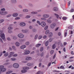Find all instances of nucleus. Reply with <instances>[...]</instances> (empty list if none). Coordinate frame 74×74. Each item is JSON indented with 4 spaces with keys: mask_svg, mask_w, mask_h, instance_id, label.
<instances>
[{
    "mask_svg": "<svg viewBox=\"0 0 74 74\" xmlns=\"http://www.w3.org/2000/svg\"><path fill=\"white\" fill-rule=\"evenodd\" d=\"M4 66H0V74H1V72H4L6 71V69L4 68Z\"/></svg>",
    "mask_w": 74,
    "mask_h": 74,
    "instance_id": "obj_1",
    "label": "nucleus"
},
{
    "mask_svg": "<svg viewBox=\"0 0 74 74\" xmlns=\"http://www.w3.org/2000/svg\"><path fill=\"white\" fill-rule=\"evenodd\" d=\"M3 32V31H0V34H1V35L0 36L2 38V39L3 40V41H5V35H4V34H2V32Z\"/></svg>",
    "mask_w": 74,
    "mask_h": 74,
    "instance_id": "obj_2",
    "label": "nucleus"
},
{
    "mask_svg": "<svg viewBox=\"0 0 74 74\" xmlns=\"http://www.w3.org/2000/svg\"><path fill=\"white\" fill-rule=\"evenodd\" d=\"M23 70L21 71V72L22 73H25L27 72V70L29 69V67H23Z\"/></svg>",
    "mask_w": 74,
    "mask_h": 74,
    "instance_id": "obj_3",
    "label": "nucleus"
},
{
    "mask_svg": "<svg viewBox=\"0 0 74 74\" xmlns=\"http://www.w3.org/2000/svg\"><path fill=\"white\" fill-rule=\"evenodd\" d=\"M17 36L18 38H23L24 37V35L22 34H18Z\"/></svg>",
    "mask_w": 74,
    "mask_h": 74,
    "instance_id": "obj_4",
    "label": "nucleus"
},
{
    "mask_svg": "<svg viewBox=\"0 0 74 74\" xmlns=\"http://www.w3.org/2000/svg\"><path fill=\"white\" fill-rule=\"evenodd\" d=\"M13 66L14 68H18V66H19L18 64L17 63L14 64H13Z\"/></svg>",
    "mask_w": 74,
    "mask_h": 74,
    "instance_id": "obj_5",
    "label": "nucleus"
},
{
    "mask_svg": "<svg viewBox=\"0 0 74 74\" xmlns=\"http://www.w3.org/2000/svg\"><path fill=\"white\" fill-rule=\"evenodd\" d=\"M7 14V12H4L2 11H1V12H0V14L2 15H5Z\"/></svg>",
    "mask_w": 74,
    "mask_h": 74,
    "instance_id": "obj_6",
    "label": "nucleus"
},
{
    "mask_svg": "<svg viewBox=\"0 0 74 74\" xmlns=\"http://www.w3.org/2000/svg\"><path fill=\"white\" fill-rule=\"evenodd\" d=\"M56 23H53L52 24H51L50 25V27L51 28L53 29L54 27H55V26H56Z\"/></svg>",
    "mask_w": 74,
    "mask_h": 74,
    "instance_id": "obj_7",
    "label": "nucleus"
},
{
    "mask_svg": "<svg viewBox=\"0 0 74 74\" xmlns=\"http://www.w3.org/2000/svg\"><path fill=\"white\" fill-rule=\"evenodd\" d=\"M20 25L21 26H25L26 25V24L25 23H20Z\"/></svg>",
    "mask_w": 74,
    "mask_h": 74,
    "instance_id": "obj_8",
    "label": "nucleus"
},
{
    "mask_svg": "<svg viewBox=\"0 0 74 74\" xmlns=\"http://www.w3.org/2000/svg\"><path fill=\"white\" fill-rule=\"evenodd\" d=\"M45 25H46V24L44 22H41V23H40V25H41L42 27H44L45 26Z\"/></svg>",
    "mask_w": 74,
    "mask_h": 74,
    "instance_id": "obj_9",
    "label": "nucleus"
},
{
    "mask_svg": "<svg viewBox=\"0 0 74 74\" xmlns=\"http://www.w3.org/2000/svg\"><path fill=\"white\" fill-rule=\"evenodd\" d=\"M29 53H30V51H26L23 54L25 55H28Z\"/></svg>",
    "mask_w": 74,
    "mask_h": 74,
    "instance_id": "obj_10",
    "label": "nucleus"
},
{
    "mask_svg": "<svg viewBox=\"0 0 74 74\" xmlns=\"http://www.w3.org/2000/svg\"><path fill=\"white\" fill-rule=\"evenodd\" d=\"M43 17L44 18H47L49 17V15L47 14H44L43 16Z\"/></svg>",
    "mask_w": 74,
    "mask_h": 74,
    "instance_id": "obj_11",
    "label": "nucleus"
},
{
    "mask_svg": "<svg viewBox=\"0 0 74 74\" xmlns=\"http://www.w3.org/2000/svg\"><path fill=\"white\" fill-rule=\"evenodd\" d=\"M32 59V58L31 57H27L26 58V60L29 61L31 60Z\"/></svg>",
    "mask_w": 74,
    "mask_h": 74,
    "instance_id": "obj_12",
    "label": "nucleus"
},
{
    "mask_svg": "<svg viewBox=\"0 0 74 74\" xmlns=\"http://www.w3.org/2000/svg\"><path fill=\"white\" fill-rule=\"evenodd\" d=\"M53 11H58V8L57 7H54L53 8Z\"/></svg>",
    "mask_w": 74,
    "mask_h": 74,
    "instance_id": "obj_13",
    "label": "nucleus"
},
{
    "mask_svg": "<svg viewBox=\"0 0 74 74\" xmlns=\"http://www.w3.org/2000/svg\"><path fill=\"white\" fill-rule=\"evenodd\" d=\"M25 47H26V46L25 45H23L21 46V47H20V48H21V49H24V48H25Z\"/></svg>",
    "mask_w": 74,
    "mask_h": 74,
    "instance_id": "obj_14",
    "label": "nucleus"
},
{
    "mask_svg": "<svg viewBox=\"0 0 74 74\" xmlns=\"http://www.w3.org/2000/svg\"><path fill=\"white\" fill-rule=\"evenodd\" d=\"M55 48H56V45L55 44L53 45H52V49H55Z\"/></svg>",
    "mask_w": 74,
    "mask_h": 74,
    "instance_id": "obj_15",
    "label": "nucleus"
},
{
    "mask_svg": "<svg viewBox=\"0 0 74 74\" xmlns=\"http://www.w3.org/2000/svg\"><path fill=\"white\" fill-rule=\"evenodd\" d=\"M12 71H7V72H6V74H10L11 73H12Z\"/></svg>",
    "mask_w": 74,
    "mask_h": 74,
    "instance_id": "obj_16",
    "label": "nucleus"
},
{
    "mask_svg": "<svg viewBox=\"0 0 74 74\" xmlns=\"http://www.w3.org/2000/svg\"><path fill=\"white\" fill-rule=\"evenodd\" d=\"M43 74V72L40 71L36 73V74Z\"/></svg>",
    "mask_w": 74,
    "mask_h": 74,
    "instance_id": "obj_17",
    "label": "nucleus"
},
{
    "mask_svg": "<svg viewBox=\"0 0 74 74\" xmlns=\"http://www.w3.org/2000/svg\"><path fill=\"white\" fill-rule=\"evenodd\" d=\"M59 44H61L60 45V46H61V47H63V45H62V43L60 41L58 42V45H59Z\"/></svg>",
    "mask_w": 74,
    "mask_h": 74,
    "instance_id": "obj_18",
    "label": "nucleus"
},
{
    "mask_svg": "<svg viewBox=\"0 0 74 74\" xmlns=\"http://www.w3.org/2000/svg\"><path fill=\"white\" fill-rule=\"evenodd\" d=\"M18 15V14H17V13H15L13 14V16L15 17H17Z\"/></svg>",
    "mask_w": 74,
    "mask_h": 74,
    "instance_id": "obj_19",
    "label": "nucleus"
},
{
    "mask_svg": "<svg viewBox=\"0 0 74 74\" xmlns=\"http://www.w3.org/2000/svg\"><path fill=\"white\" fill-rule=\"evenodd\" d=\"M16 46L17 47H18L20 45V44L18 42H16Z\"/></svg>",
    "mask_w": 74,
    "mask_h": 74,
    "instance_id": "obj_20",
    "label": "nucleus"
},
{
    "mask_svg": "<svg viewBox=\"0 0 74 74\" xmlns=\"http://www.w3.org/2000/svg\"><path fill=\"white\" fill-rule=\"evenodd\" d=\"M41 44H36V47H38L40 46H41Z\"/></svg>",
    "mask_w": 74,
    "mask_h": 74,
    "instance_id": "obj_21",
    "label": "nucleus"
},
{
    "mask_svg": "<svg viewBox=\"0 0 74 74\" xmlns=\"http://www.w3.org/2000/svg\"><path fill=\"white\" fill-rule=\"evenodd\" d=\"M52 33H49V37H51L52 36Z\"/></svg>",
    "mask_w": 74,
    "mask_h": 74,
    "instance_id": "obj_22",
    "label": "nucleus"
},
{
    "mask_svg": "<svg viewBox=\"0 0 74 74\" xmlns=\"http://www.w3.org/2000/svg\"><path fill=\"white\" fill-rule=\"evenodd\" d=\"M18 41H19V42H23V41H24V40L22 39H19L18 40Z\"/></svg>",
    "mask_w": 74,
    "mask_h": 74,
    "instance_id": "obj_23",
    "label": "nucleus"
},
{
    "mask_svg": "<svg viewBox=\"0 0 74 74\" xmlns=\"http://www.w3.org/2000/svg\"><path fill=\"white\" fill-rule=\"evenodd\" d=\"M47 22H48V23H51V21L50 20V19H48L47 20Z\"/></svg>",
    "mask_w": 74,
    "mask_h": 74,
    "instance_id": "obj_24",
    "label": "nucleus"
},
{
    "mask_svg": "<svg viewBox=\"0 0 74 74\" xmlns=\"http://www.w3.org/2000/svg\"><path fill=\"white\" fill-rule=\"evenodd\" d=\"M16 60V58H11V60H12L13 61H15Z\"/></svg>",
    "mask_w": 74,
    "mask_h": 74,
    "instance_id": "obj_25",
    "label": "nucleus"
},
{
    "mask_svg": "<svg viewBox=\"0 0 74 74\" xmlns=\"http://www.w3.org/2000/svg\"><path fill=\"white\" fill-rule=\"evenodd\" d=\"M49 33V30H47L46 31V34H48Z\"/></svg>",
    "mask_w": 74,
    "mask_h": 74,
    "instance_id": "obj_26",
    "label": "nucleus"
},
{
    "mask_svg": "<svg viewBox=\"0 0 74 74\" xmlns=\"http://www.w3.org/2000/svg\"><path fill=\"white\" fill-rule=\"evenodd\" d=\"M10 55H13L14 54V52H10Z\"/></svg>",
    "mask_w": 74,
    "mask_h": 74,
    "instance_id": "obj_27",
    "label": "nucleus"
},
{
    "mask_svg": "<svg viewBox=\"0 0 74 74\" xmlns=\"http://www.w3.org/2000/svg\"><path fill=\"white\" fill-rule=\"evenodd\" d=\"M64 68V66H60V69H63Z\"/></svg>",
    "mask_w": 74,
    "mask_h": 74,
    "instance_id": "obj_28",
    "label": "nucleus"
},
{
    "mask_svg": "<svg viewBox=\"0 0 74 74\" xmlns=\"http://www.w3.org/2000/svg\"><path fill=\"white\" fill-rule=\"evenodd\" d=\"M47 29H48V26L47 25L46 26V27H45V28H44V30H47Z\"/></svg>",
    "mask_w": 74,
    "mask_h": 74,
    "instance_id": "obj_29",
    "label": "nucleus"
},
{
    "mask_svg": "<svg viewBox=\"0 0 74 74\" xmlns=\"http://www.w3.org/2000/svg\"><path fill=\"white\" fill-rule=\"evenodd\" d=\"M66 17H63L62 18V19H63V20H66Z\"/></svg>",
    "mask_w": 74,
    "mask_h": 74,
    "instance_id": "obj_30",
    "label": "nucleus"
},
{
    "mask_svg": "<svg viewBox=\"0 0 74 74\" xmlns=\"http://www.w3.org/2000/svg\"><path fill=\"white\" fill-rule=\"evenodd\" d=\"M8 55V52L6 53L5 54H4V56H7Z\"/></svg>",
    "mask_w": 74,
    "mask_h": 74,
    "instance_id": "obj_31",
    "label": "nucleus"
},
{
    "mask_svg": "<svg viewBox=\"0 0 74 74\" xmlns=\"http://www.w3.org/2000/svg\"><path fill=\"white\" fill-rule=\"evenodd\" d=\"M22 32L23 33H26V31L24 30L23 29L22 30Z\"/></svg>",
    "mask_w": 74,
    "mask_h": 74,
    "instance_id": "obj_32",
    "label": "nucleus"
},
{
    "mask_svg": "<svg viewBox=\"0 0 74 74\" xmlns=\"http://www.w3.org/2000/svg\"><path fill=\"white\" fill-rule=\"evenodd\" d=\"M27 66H31V63H27Z\"/></svg>",
    "mask_w": 74,
    "mask_h": 74,
    "instance_id": "obj_33",
    "label": "nucleus"
},
{
    "mask_svg": "<svg viewBox=\"0 0 74 74\" xmlns=\"http://www.w3.org/2000/svg\"><path fill=\"white\" fill-rule=\"evenodd\" d=\"M49 43V41H47L46 42V46H47L48 45V43Z\"/></svg>",
    "mask_w": 74,
    "mask_h": 74,
    "instance_id": "obj_34",
    "label": "nucleus"
},
{
    "mask_svg": "<svg viewBox=\"0 0 74 74\" xmlns=\"http://www.w3.org/2000/svg\"><path fill=\"white\" fill-rule=\"evenodd\" d=\"M53 53H54V51L53 50H51L50 51V54L51 55L53 54Z\"/></svg>",
    "mask_w": 74,
    "mask_h": 74,
    "instance_id": "obj_35",
    "label": "nucleus"
},
{
    "mask_svg": "<svg viewBox=\"0 0 74 74\" xmlns=\"http://www.w3.org/2000/svg\"><path fill=\"white\" fill-rule=\"evenodd\" d=\"M10 64V63L9 62H7L6 63H5L4 64H3V65H8V64Z\"/></svg>",
    "mask_w": 74,
    "mask_h": 74,
    "instance_id": "obj_36",
    "label": "nucleus"
},
{
    "mask_svg": "<svg viewBox=\"0 0 74 74\" xmlns=\"http://www.w3.org/2000/svg\"><path fill=\"white\" fill-rule=\"evenodd\" d=\"M31 13L34 14H37V12H31Z\"/></svg>",
    "mask_w": 74,
    "mask_h": 74,
    "instance_id": "obj_37",
    "label": "nucleus"
},
{
    "mask_svg": "<svg viewBox=\"0 0 74 74\" xmlns=\"http://www.w3.org/2000/svg\"><path fill=\"white\" fill-rule=\"evenodd\" d=\"M12 29V27H10L8 28V29L9 30H11Z\"/></svg>",
    "mask_w": 74,
    "mask_h": 74,
    "instance_id": "obj_38",
    "label": "nucleus"
},
{
    "mask_svg": "<svg viewBox=\"0 0 74 74\" xmlns=\"http://www.w3.org/2000/svg\"><path fill=\"white\" fill-rule=\"evenodd\" d=\"M8 32L10 34H11L12 33V31L11 30H8Z\"/></svg>",
    "mask_w": 74,
    "mask_h": 74,
    "instance_id": "obj_39",
    "label": "nucleus"
},
{
    "mask_svg": "<svg viewBox=\"0 0 74 74\" xmlns=\"http://www.w3.org/2000/svg\"><path fill=\"white\" fill-rule=\"evenodd\" d=\"M13 39L14 40H16L17 39V37L15 36H14L13 37Z\"/></svg>",
    "mask_w": 74,
    "mask_h": 74,
    "instance_id": "obj_40",
    "label": "nucleus"
},
{
    "mask_svg": "<svg viewBox=\"0 0 74 74\" xmlns=\"http://www.w3.org/2000/svg\"><path fill=\"white\" fill-rule=\"evenodd\" d=\"M23 12H27L28 10L27 9H24L23 10Z\"/></svg>",
    "mask_w": 74,
    "mask_h": 74,
    "instance_id": "obj_41",
    "label": "nucleus"
},
{
    "mask_svg": "<svg viewBox=\"0 0 74 74\" xmlns=\"http://www.w3.org/2000/svg\"><path fill=\"white\" fill-rule=\"evenodd\" d=\"M12 3H14L16 2V1L15 0H12Z\"/></svg>",
    "mask_w": 74,
    "mask_h": 74,
    "instance_id": "obj_42",
    "label": "nucleus"
},
{
    "mask_svg": "<svg viewBox=\"0 0 74 74\" xmlns=\"http://www.w3.org/2000/svg\"><path fill=\"white\" fill-rule=\"evenodd\" d=\"M54 15H55V16H56L57 18H59V15H58L55 14H54Z\"/></svg>",
    "mask_w": 74,
    "mask_h": 74,
    "instance_id": "obj_43",
    "label": "nucleus"
},
{
    "mask_svg": "<svg viewBox=\"0 0 74 74\" xmlns=\"http://www.w3.org/2000/svg\"><path fill=\"white\" fill-rule=\"evenodd\" d=\"M4 22L3 20L2 19V20H0V23H1L2 22Z\"/></svg>",
    "mask_w": 74,
    "mask_h": 74,
    "instance_id": "obj_44",
    "label": "nucleus"
},
{
    "mask_svg": "<svg viewBox=\"0 0 74 74\" xmlns=\"http://www.w3.org/2000/svg\"><path fill=\"white\" fill-rule=\"evenodd\" d=\"M12 48H13V49L14 50H16V48H15V47L14 46H12Z\"/></svg>",
    "mask_w": 74,
    "mask_h": 74,
    "instance_id": "obj_45",
    "label": "nucleus"
},
{
    "mask_svg": "<svg viewBox=\"0 0 74 74\" xmlns=\"http://www.w3.org/2000/svg\"><path fill=\"white\" fill-rule=\"evenodd\" d=\"M30 18V16H29V15H27L26 17V18Z\"/></svg>",
    "mask_w": 74,
    "mask_h": 74,
    "instance_id": "obj_46",
    "label": "nucleus"
},
{
    "mask_svg": "<svg viewBox=\"0 0 74 74\" xmlns=\"http://www.w3.org/2000/svg\"><path fill=\"white\" fill-rule=\"evenodd\" d=\"M19 19H20V18L18 17H17L16 18H15V20H18Z\"/></svg>",
    "mask_w": 74,
    "mask_h": 74,
    "instance_id": "obj_47",
    "label": "nucleus"
},
{
    "mask_svg": "<svg viewBox=\"0 0 74 74\" xmlns=\"http://www.w3.org/2000/svg\"><path fill=\"white\" fill-rule=\"evenodd\" d=\"M5 8H2V9H1V11H5Z\"/></svg>",
    "mask_w": 74,
    "mask_h": 74,
    "instance_id": "obj_48",
    "label": "nucleus"
},
{
    "mask_svg": "<svg viewBox=\"0 0 74 74\" xmlns=\"http://www.w3.org/2000/svg\"><path fill=\"white\" fill-rule=\"evenodd\" d=\"M36 22L37 23H38L39 24V25H40V22L39 21H37Z\"/></svg>",
    "mask_w": 74,
    "mask_h": 74,
    "instance_id": "obj_49",
    "label": "nucleus"
},
{
    "mask_svg": "<svg viewBox=\"0 0 74 74\" xmlns=\"http://www.w3.org/2000/svg\"><path fill=\"white\" fill-rule=\"evenodd\" d=\"M38 37V35H36L35 36V39H36V38H37Z\"/></svg>",
    "mask_w": 74,
    "mask_h": 74,
    "instance_id": "obj_50",
    "label": "nucleus"
},
{
    "mask_svg": "<svg viewBox=\"0 0 74 74\" xmlns=\"http://www.w3.org/2000/svg\"><path fill=\"white\" fill-rule=\"evenodd\" d=\"M12 55H8V58H10L11 57H12Z\"/></svg>",
    "mask_w": 74,
    "mask_h": 74,
    "instance_id": "obj_51",
    "label": "nucleus"
},
{
    "mask_svg": "<svg viewBox=\"0 0 74 74\" xmlns=\"http://www.w3.org/2000/svg\"><path fill=\"white\" fill-rule=\"evenodd\" d=\"M26 45H29V42H26Z\"/></svg>",
    "mask_w": 74,
    "mask_h": 74,
    "instance_id": "obj_52",
    "label": "nucleus"
},
{
    "mask_svg": "<svg viewBox=\"0 0 74 74\" xmlns=\"http://www.w3.org/2000/svg\"><path fill=\"white\" fill-rule=\"evenodd\" d=\"M41 20L45 21L46 20V19L44 18H41Z\"/></svg>",
    "mask_w": 74,
    "mask_h": 74,
    "instance_id": "obj_53",
    "label": "nucleus"
},
{
    "mask_svg": "<svg viewBox=\"0 0 74 74\" xmlns=\"http://www.w3.org/2000/svg\"><path fill=\"white\" fill-rule=\"evenodd\" d=\"M73 60H72V59H70L69 60V62H73Z\"/></svg>",
    "mask_w": 74,
    "mask_h": 74,
    "instance_id": "obj_54",
    "label": "nucleus"
},
{
    "mask_svg": "<svg viewBox=\"0 0 74 74\" xmlns=\"http://www.w3.org/2000/svg\"><path fill=\"white\" fill-rule=\"evenodd\" d=\"M42 38V36H40L39 37H38V39H40Z\"/></svg>",
    "mask_w": 74,
    "mask_h": 74,
    "instance_id": "obj_55",
    "label": "nucleus"
},
{
    "mask_svg": "<svg viewBox=\"0 0 74 74\" xmlns=\"http://www.w3.org/2000/svg\"><path fill=\"white\" fill-rule=\"evenodd\" d=\"M11 16V14H8L7 16V17H10Z\"/></svg>",
    "mask_w": 74,
    "mask_h": 74,
    "instance_id": "obj_56",
    "label": "nucleus"
},
{
    "mask_svg": "<svg viewBox=\"0 0 74 74\" xmlns=\"http://www.w3.org/2000/svg\"><path fill=\"white\" fill-rule=\"evenodd\" d=\"M13 56L14 57H15L17 56V54H14V55H13Z\"/></svg>",
    "mask_w": 74,
    "mask_h": 74,
    "instance_id": "obj_57",
    "label": "nucleus"
},
{
    "mask_svg": "<svg viewBox=\"0 0 74 74\" xmlns=\"http://www.w3.org/2000/svg\"><path fill=\"white\" fill-rule=\"evenodd\" d=\"M67 44V43H66V42H64V45H65Z\"/></svg>",
    "mask_w": 74,
    "mask_h": 74,
    "instance_id": "obj_58",
    "label": "nucleus"
},
{
    "mask_svg": "<svg viewBox=\"0 0 74 74\" xmlns=\"http://www.w3.org/2000/svg\"><path fill=\"white\" fill-rule=\"evenodd\" d=\"M43 50V48L42 47L41 48V49H40V51H42Z\"/></svg>",
    "mask_w": 74,
    "mask_h": 74,
    "instance_id": "obj_59",
    "label": "nucleus"
},
{
    "mask_svg": "<svg viewBox=\"0 0 74 74\" xmlns=\"http://www.w3.org/2000/svg\"><path fill=\"white\" fill-rule=\"evenodd\" d=\"M61 35V33L60 32L58 33V36H60Z\"/></svg>",
    "mask_w": 74,
    "mask_h": 74,
    "instance_id": "obj_60",
    "label": "nucleus"
},
{
    "mask_svg": "<svg viewBox=\"0 0 74 74\" xmlns=\"http://www.w3.org/2000/svg\"><path fill=\"white\" fill-rule=\"evenodd\" d=\"M51 65V62H49V63L48 64V66H49Z\"/></svg>",
    "mask_w": 74,
    "mask_h": 74,
    "instance_id": "obj_61",
    "label": "nucleus"
},
{
    "mask_svg": "<svg viewBox=\"0 0 74 74\" xmlns=\"http://www.w3.org/2000/svg\"><path fill=\"white\" fill-rule=\"evenodd\" d=\"M47 38V36H44L43 37V38L44 39L46 38Z\"/></svg>",
    "mask_w": 74,
    "mask_h": 74,
    "instance_id": "obj_62",
    "label": "nucleus"
},
{
    "mask_svg": "<svg viewBox=\"0 0 74 74\" xmlns=\"http://www.w3.org/2000/svg\"><path fill=\"white\" fill-rule=\"evenodd\" d=\"M70 3H71L70 1L68 2V6H69V5H70Z\"/></svg>",
    "mask_w": 74,
    "mask_h": 74,
    "instance_id": "obj_63",
    "label": "nucleus"
},
{
    "mask_svg": "<svg viewBox=\"0 0 74 74\" xmlns=\"http://www.w3.org/2000/svg\"><path fill=\"white\" fill-rule=\"evenodd\" d=\"M59 29V27H57L55 29V31H57V30H58V29Z\"/></svg>",
    "mask_w": 74,
    "mask_h": 74,
    "instance_id": "obj_64",
    "label": "nucleus"
}]
</instances>
